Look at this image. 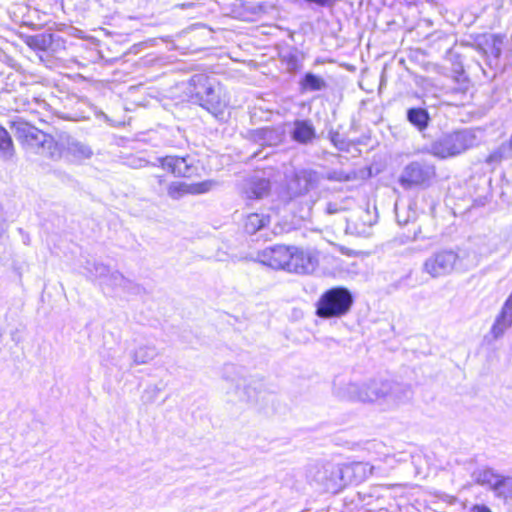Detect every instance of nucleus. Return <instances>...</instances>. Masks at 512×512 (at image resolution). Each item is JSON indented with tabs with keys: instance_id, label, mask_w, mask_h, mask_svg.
I'll return each instance as SVG.
<instances>
[{
	"instance_id": "a878e982",
	"label": "nucleus",
	"mask_w": 512,
	"mask_h": 512,
	"mask_svg": "<svg viewBox=\"0 0 512 512\" xmlns=\"http://www.w3.org/2000/svg\"><path fill=\"white\" fill-rule=\"evenodd\" d=\"M325 86V81L321 77L313 73H306L301 80V87L304 90L309 89L312 91H318L324 88Z\"/></svg>"
},
{
	"instance_id": "6e6552de",
	"label": "nucleus",
	"mask_w": 512,
	"mask_h": 512,
	"mask_svg": "<svg viewBox=\"0 0 512 512\" xmlns=\"http://www.w3.org/2000/svg\"><path fill=\"white\" fill-rule=\"evenodd\" d=\"M308 478L326 492L337 493L342 489L340 464L316 463L309 468Z\"/></svg>"
},
{
	"instance_id": "2eb2a0df",
	"label": "nucleus",
	"mask_w": 512,
	"mask_h": 512,
	"mask_svg": "<svg viewBox=\"0 0 512 512\" xmlns=\"http://www.w3.org/2000/svg\"><path fill=\"white\" fill-rule=\"evenodd\" d=\"M292 139L300 144H308L317 137L315 127L309 120H295L294 129L291 133Z\"/></svg>"
},
{
	"instance_id": "cd10ccee",
	"label": "nucleus",
	"mask_w": 512,
	"mask_h": 512,
	"mask_svg": "<svg viewBox=\"0 0 512 512\" xmlns=\"http://www.w3.org/2000/svg\"><path fill=\"white\" fill-rule=\"evenodd\" d=\"M161 389L156 385L148 386L141 395V401L143 404H152L158 398Z\"/></svg>"
},
{
	"instance_id": "5701e85b",
	"label": "nucleus",
	"mask_w": 512,
	"mask_h": 512,
	"mask_svg": "<svg viewBox=\"0 0 512 512\" xmlns=\"http://www.w3.org/2000/svg\"><path fill=\"white\" fill-rule=\"evenodd\" d=\"M85 269L91 276L101 279L102 284L111 272L109 267L103 264L100 258H88Z\"/></svg>"
},
{
	"instance_id": "39448f33",
	"label": "nucleus",
	"mask_w": 512,
	"mask_h": 512,
	"mask_svg": "<svg viewBox=\"0 0 512 512\" xmlns=\"http://www.w3.org/2000/svg\"><path fill=\"white\" fill-rule=\"evenodd\" d=\"M474 140L475 135L470 130H453L434 140L430 153L438 159L453 158L473 147Z\"/></svg>"
},
{
	"instance_id": "4be33fe9",
	"label": "nucleus",
	"mask_w": 512,
	"mask_h": 512,
	"mask_svg": "<svg viewBox=\"0 0 512 512\" xmlns=\"http://www.w3.org/2000/svg\"><path fill=\"white\" fill-rule=\"evenodd\" d=\"M494 495L505 503L512 502V477L501 475L496 486L492 490Z\"/></svg>"
},
{
	"instance_id": "f03ea898",
	"label": "nucleus",
	"mask_w": 512,
	"mask_h": 512,
	"mask_svg": "<svg viewBox=\"0 0 512 512\" xmlns=\"http://www.w3.org/2000/svg\"><path fill=\"white\" fill-rule=\"evenodd\" d=\"M196 167L189 155H165L159 157L152 165L151 188L155 191H162L167 184L166 175L174 178H191L195 175Z\"/></svg>"
},
{
	"instance_id": "20e7f679",
	"label": "nucleus",
	"mask_w": 512,
	"mask_h": 512,
	"mask_svg": "<svg viewBox=\"0 0 512 512\" xmlns=\"http://www.w3.org/2000/svg\"><path fill=\"white\" fill-rule=\"evenodd\" d=\"M411 389L408 385L387 381L372 380L363 384L362 402H383L397 404L409 399Z\"/></svg>"
},
{
	"instance_id": "aec40b11",
	"label": "nucleus",
	"mask_w": 512,
	"mask_h": 512,
	"mask_svg": "<svg viewBox=\"0 0 512 512\" xmlns=\"http://www.w3.org/2000/svg\"><path fill=\"white\" fill-rule=\"evenodd\" d=\"M270 222V216L261 213H250L244 220V229L249 234H254L267 226Z\"/></svg>"
},
{
	"instance_id": "2f4dec72",
	"label": "nucleus",
	"mask_w": 512,
	"mask_h": 512,
	"mask_svg": "<svg viewBox=\"0 0 512 512\" xmlns=\"http://www.w3.org/2000/svg\"><path fill=\"white\" fill-rule=\"evenodd\" d=\"M504 158H505L504 153L501 150L497 149V150H494L491 153H489L488 156L486 157L485 161H486V163H489V164L500 163Z\"/></svg>"
},
{
	"instance_id": "f8f14e48",
	"label": "nucleus",
	"mask_w": 512,
	"mask_h": 512,
	"mask_svg": "<svg viewBox=\"0 0 512 512\" xmlns=\"http://www.w3.org/2000/svg\"><path fill=\"white\" fill-rule=\"evenodd\" d=\"M463 258H427L423 268L431 277H441L459 270L458 265Z\"/></svg>"
},
{
	"instance_id": "4468645a",
	"label": "nucleus",
	"mask_w": 512,
	"mask_h": 512,
	"mask_svg": "<svg viewBox=\"0 0 512 512\" xmlns=\"http://www.w3.org/2000/svg\"><path fill=\"white\" fill-rule=\"evenodd\" d=\"M270 181L267 178L252 177L247 180L244 194L250 200L261 199L269 194Z\"/></svg>"
},
{
	"instance_id": "7c9ffc66",
	"label": "nucleus",
	"mask_w": 512,
	"mask_h": 512,
	"mask_svg": "<svg viewBox=\"0 0 512 512\" xmlns=\"http://www.w3.org/2000/svg\"><path fill=\"white\" fill-rule=\"evenodd\" d=\"M496 321L507 328L510 327L512 324V308L503 305L502 311L496 318Z\"/></svg>"
},
{
	"instance_id": "6ab92c4d",
	"label": "nucleus",
	"mask_w": 512,
	"mask_h": 512,
	"mask_svg": "<svg viewBox=\"0 0 512 512\" xmlns=\"http://www.w3.org/2000/svg\"><path fill=\"white\" fill-rule=\"evenodd\" d=\"M500 476V474L496 473L491 468L478 469L472 474V477L477 484L487 486L491 491L496 486Z\"/></svg>"
},
{
	"instance_id": "ddd939ff",
	"label": "nucleus",
	"mask_w": 512,
	"mask_h": 512,
	"mask_svg": "<svg viewBox=\"0 0 512 512\" xmlns=\"http://www.w3.org/2000/svg\"><path fill=\"white\" fill-rule=\"evenodd\" d=\"M334 394L342 400L362 402L363 384L353 382L335 381Z\"/></svg>"
},
{
	"instance_id": "f257e3e1",
	"label": "nucleus",
	"mask_w": 512,
	"mask_h": 512,
	"mask_svg": "<svg viewBox=\"0 0 512 512\" xmlns=\"http://www.w3.org/2000/svg\"><path fill=\"white\" fill-rule=\"evenodd\" d=\"M9 127L20 147L29 153L54 157L61 155L65 146L71 142L67 133H47L31 122L18 118L9 122Z\"/></svg>"
},
{
	"instance_id": "c85d7f7f",
	"label": "nucleus",
	"mask_w": 512,
	"mask_h": 512,
	"mask_svg": "<svg viewBox=\"0 0 512 512\" xmlns=\"http://www.w3.org/2000/svg\"><path fill=\"white\" fill-rule=\"evenodd\" d=\"M125 279L126 278L121 273L118 271H113L110 272L103 284L115 289H119V287L124 283Z\"/></svg>"
},
{
	"instance_id": "1a4fd4ad",
	"label": "nucleus",
	"mask_w": 512,
	"mask_h": 512,
	"mask_svg": "<svg viewBox=\"0 0 512 512\" xmlns=\"http://www.w3.org/2000/svg\"><path fill=\"white\" fill-rule=\"evenodd\" d=\"M505 36L501 34L484 33L479 35L475 41V49L485 59L491 68L499 66Z\"/></svg>"
},
{
	"instance_id": "4c0bfd02",
	"label": "nucleus",
	"mask_w": 512,
	"mask_h": 512,
	"mask_svg": "<svg viewBox=\"0 0 512 512\" xmlns=\"http://www.w3.org/2000/svg\"><path fill=\"white\" fill-rule=\"evenodd\" d=\"M507 146H508V148H509L510 150H512V133H511V136H510V138H509V140H508V142H507Z\"/></svg>"
},
{
	"instance_id": "dca6fc26",
	"label": "nucleus",
	"mask_w": 512,
	"mask_h": 512,
	"mask_svg": "<svg viewBox=\"0 0 512 512\" xmlns=\"http://www.w3.org/2000/svg\"><path fill=\"white\" fill-rule=\"evenodd\" d=\"M23 42L34 52H46L53 44V35L51 33H40L35 35L22 36Z\"/></svg>"
},
{
	"instance_id": "a211bd4d",
	"label": "nucleus",
	"mask_w": 512,
	"mask_h": 512,
	"mask_svg": "<svg viewBox=\"0 0 512 512\" xmlns=\"http://www.w3.org/2000/svg\"><path fill=\"white\" fill-rule=\"evenodd\" d=\"M154 345H141L130 353L134 365L148 364L158 356Z\"/></svg>"
},
{
	"instance_id": "f3484780",
	"label": "nucleus",
	"mask_w": 512,
	"mask_h": 512,
	"mask_svg": "<svg viewBox=\"0 0 512 512\" xmlns=\"http://www.w3.org/2000/svg\"><path fill=\"white\" fill-rule=\"evenodd\" d=\"M407 120L418 131L422 132L428 128L431 118L425 108L412 107L407 110Z\"/></svg>"
},
{
	"instance_id": "412c9836",
	"label": "nucleus",
	"mask_w": 512,
	"mask_h": 512,
	"mask_svg": "<svg viewBox=\"0 0 512 512\" xmlns=\"http://www.w3.org/2000/svg\"><path fill=\"white\" fill-rule=\"evenodd\" d=\"M430 179V175L419 165H411L407 170V178L402 180L403 184L411 185H422L427 183Z\"/></svg>"
},
{
	"instance_id": "72a5a7b5",
	"label": "nucleus",
	"mask_w": 512,
	"mask_h": 512,
	"mask_svg": "<svg viewBox=\"0 0 512 512\" xmlns=\"http://www.w3.org/2000/svg\"><path fill=\"white\" fill-rule=\"evenodd\" d=\"M470 512H492L489 507L484 504H476L471 509Z\"/></svg>"
},
{
	"instance_id": "0eeeda50",
	"label": "nucleus",
	"mask_w": 512,
	"mask_h": 512,
	"mask_svg": "<svg viewBox=\"0 0 512 512\" xmlns=\"http://www.w3.org/2000/svg\"><path fill=\"white\" fill-rule=\"evenodd\" d=\"M271 270H282L298 275L312 274L319 265L318 258H253Z\"/></svg>"
},
{
	"instance_id": "bb28decb",
	"label": "nucleus",
	"mask_w": 512,
	"mask_h": 512,
	"mask_svg": "<svg viewBox=\"0 0 512 512\" xmlns=\"http://www.w3.org/2000/svg\"><path fill=\"white\" fill-rule=\"evenodd\" d=\"M269 252L275 256H301L302 252L295 247L285 245H275L269 248Z\"/></svg>"
},
{
	"instance_id": "473e14b6",
	"label": "nucleus",
	"mask_w": 512,
	"mask_h": 512,
	"mask_svg": "<svg viewBox=\"0 0 512 512\" xmlns=\"http://www.w3.org/2000/svg\"><path fill=\"white\" fill-rule=\"evenodd\" d=\"M507 329L504 325H501L498 321H495L491 328V333L493 334L494 338H499L503 335L504 331Z\"/></svg>"
},
{
	"instance_id": "9d476101",
	"label": "nucleus",
	"mask_w": 512,
	"mask_h": 512,
	"mask_svg": "<svg viewBox=\"0 0 512 512\" xmlns=\"http://www.w3.org/2000/svg\"><path fill=\"white\" fill-rule=\"evenodd\" d=\"M214 185L215 182L210 179L199 182L167 181L163 189H166V194L170 199L179 200L190 195L195 196L208 193Z\"/></svg>"
},
{
	"instance_id": "e433bc0d",
	"label": "nucleus",
	"mask_w": 512,
	"mask_h": 512,
	"mask_svg": "<svg viewBox=\"0 0 512 512\" xmlns=\"http://www.w3.org/2000/svg\"><path fill=\"white\" fill-rule=\"evenodd\" d=\"M504 305L512 308V293L510 294L508 299L505 301Z\"/></svg>"
},
{
	"instance_id": "c9c22d12",
	"label": "nucleus",
	"mask_w": 512,
	"mask_h": 512,
	"mask_svg": "<svg viewBox=\"0 0 512 512\" xmlns=\"http://www.w3.org/2000/svg\"><path fill=\"white\" fill-rule=\"evenodd\" d=\"M347 272H348V273H352V274H357L359 271H358V269L356 268V264H355V263H353V264H352V268H351V269H347Z\"/></svg>"
},
{
	"instance_id": "393cba45",
	"label": "nucleus",
	"mask_w": 512,
	"mask_h": 512,
	"mask_svg": "<svg viewBox=\"0 0 512 512\" xmlns=\"http://www.w3.org/2000/svg\"><path fill=\"white\" fill-rule=\"evenodd\" d=\"M244 369L243 367L237 366L232 363L225 364L223 367L224 379L236 383L238 386L240 381L243 379Z\"/></svg>"
},
{
	"instance_id": "9b49d317",
	"label": "nucleus",
	"mask_w": 512,
	"mask_h": 512,
	"mask_svg": "<svg viewBox=\"0 0 512 512\" xmlns=\"http://www.w3.org/2000/svg\"><path fill=\"white\" fill-rule=\"evenodd\" d=\"M374 467L369 463L354 462L340 465L342 488L350 484H359L373 474Z\"/></svg>"
},
{
	"instance_id": "7ed1b4c3",
	"label": "nucleus",
	"mask_w": 512,
	"mask_h": 512,
	"mask_svg": "<svg viewBox=\"0 0 512 512\" xmlns=\"http://www.w3.org/2000/svg\"><path fill=\"white\" fill-rule=\"evenodd\" d=\"M353 303L354 297L348 288L332 287L316 302L315 314L322 319L341 318L349 313Z\"/></svg>"
},
{
	"instance_id": "c756f323",
	"label": "nucleus",
	"mask_w": 512,
	"mask_h": 512,
	"mask_svg": "<svg viewBox=\"0 0 512 512\" xmlns=\"http://www.w3.org/2000/svg\"><path fill=\"white\" fill-rule=\"evenodd\" d=\"M121 291L127 294L140 295L144 289L137 283L129 279H125L124 283L119 287Z\"/></svg>"
},
{
	"instance_id": "b1692460",
	"label": "nucleus",
	"mask_w": 512,
	"mask_h": 512,
	"mask_svg": "<svg viewBox=\"0 0 512 512\" xmlns=\"http://www.w3.org/2000/svg\"><path fill=\"white\" fill-rule=\"evenodd\" d=\"M0 152L8 157L15 154V146L11 135L8 130L0 125Z\"/></svg>"
},
{
	"instance_id": "423d86ee",
	"label": "nucleus",
	"mask_w": 512,
	"mask_h": 512,
	"mask_svg": "<svg viewBox=\"0 0 512 512\" xmlns=\"http://www.w3.org/2000/svg\"><path fill=\"white\" fill-rule=\"evenodd\" d=\"M193 81L201 106L215 115L222 113L228 105V94L221 85L211 83L206 75H197Z\"/></svg>"
},
{
	"instance_id": "f704fd0d",
	"label": "nucleus",
	"mask_w": 512,
	"mask_h": 512,
	"mask_svg": "<svg viewBox=\"0 0 512 512\" xmlns=\"http://www.w3.org/2000/svg\"><path fill=\"white\" fill-rule=\"evenodd\" d=\"M307 2L316 3L320 6L328 4L331 0H306Z\"/></svg>"
}]
</instances>
